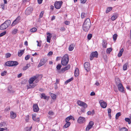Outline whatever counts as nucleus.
I'll use <instances>...</instances> for the list:
<instances>
[{
    "instance_id": "33",
    "label": "nucleus",
    "mask_w": 131,
    "mask_h": 131,
    "mask_svg": "<svg viewBox=\"0 0 131 131\" xmlns=\"http://www.w3.org/2000/svg\"><path fill=\"white\" fill-rule=\"evenodd\" d=\"M18 31V30L16 29H14L12 30L11 33L12 34L14 35L16 34Z\"/></svg>"
},
{
    "instance_id": "51",
    "label": "nucleus",
    "mask_w": 131,
    "mask_h": 131,
    "mask_svg": "<svg viewBox=\"0 0 131 131\" xmlns=\"http://www.w3.org/2000/svg\"><path fill=\"white\" fill-rule=\"evenodd\" d=\"M8 91L9 93L12 94L14 93L15 92L14 91L10 89L9 88L8 89Z\"/></svg>"
},
{
    "instance_id": "20",
    "label": "nucleus",
    "mask_w": 131,
    "mask_h": 131,
    "mask_svg": "<svg viewBox=\"0 0 131 131\" xmlns=\"http://www.w3.org/2000/svg\"><path fill=\"white\" fill-rule=\"evenodd\" d=\"M72 119L73 120H74V118L72 116L70 115L67 117L65 119L66 122H69V121L70 119Z\"/></svg>"
},
{
    "instance_id": "6",
    "label": "nucleus",
    "mask_w": 131,
    "mask_h": 131,
    "mask_svg": "<svg viewBox=\"0 0 131 131\" xmlns=\"http://www.w3.org/2000/svg\"><path fill=\"white\" fill-rule=\"evenodd\" d=\"M116 85L118 86V90L122 93H125V88L122 84L121 83L118 84L116 83Z\"/></svg>"
},
{
    "instance_id": "44",
    "label": "nucleus",
    "mask_w": 131,
    "mask_h": 131,
    "mask_svg": "<svg viewBox=\"0 0 131 131\" xmlns=\"http://www.w3.org/2000/svg\"><path fill=\"white\" fill-rule=\"evenodd\" d=\"M112 50L111 48H108L106 50V52L108 54H110Z\"/></svg>"
},
{
    "instance_id": "2",
    "label": "nucleus",
    "mask_w": 131,
    "mask_h": 131,
    "mask_svg": "<svg viewBox=\"0 0 131 131\" xmlns=\"http://www.w3.org/2000/svg\"><path fill=\"white\" fill-rule=\"evenodd\" d=\"M38 76L37 75H36L35 76H34V77L31 78H30L28 81V82L29 84H30V85H28V89H30L31 88H33L35 86V84L34 83H33L32 84H32L33 82H34V81H35L38 78Z\"/></svg>"
},
{
    "instance_id": "27",
    "label": "nucleus",
    "mask_w": 131,
    "mask_h": 131,
    "mask_svg": "<svg viewBox=\"0 0 131 131\" xmlns=\"http://www.w3.org/2000/svg\"><path fill=\"white\" fill-rule=\"evenodd\" d=\"M66 123L63 126V128H65L68 127L70 125L71 123L70 122H66Z\"/></svg>"
},
{
    "instance_id": "34",
    "label": "nucleus",
    "mask_w": 131,
    "mask_h": 131,
    "mask_svg": "<svg viewBox=\"0 0 131 131\" xmlns=\"http://www.w3.org/2000/svg\"><path fill=\"white\" fill-rule=\"evenodd\" d=\"M51 95L52 99L54 100L56 99V96L55 94L53 93H51Z\"/></svg>"
},
{
    "instance_id": "24",
    "label": "nucleus",
    "mask_w": 131,
    "mask_h": 131,
    "mask_svg": "<svg viewBox=\"0 0 131 131\" xmlns=\"http://www.w3.org/2000/svg\"><path fill=\"white\" fill-rule=\"evenodd\" d=\"M25 49H24L23 50H19L18 53V55L19 57H21L24 53Z\"/></svg>"
},
{
    "instance_id": "1",
    "label": "nucleus",
    "mask_w": 131,
    "mask_h": 131,
    "mask_svg": "<svg viewBox=\"0 0 131 131\" xmlns=\"http://www.w3.org/2000/svg\"><path fill=\"white\" fill-rule=\"evenodd\" d=\"M91 25L90 19L86 18L84 21L82 26L83 30L85 32H88L90 29Z\"/></svg>"
},
{
    "instance_id": "35",
    "label": "nucleus",
    "mask_w": 131,
    "mask_h": 131,
    "mask_svg": "<svg viewBox=\"0 0 131 131\" xmlns=\"http://www.w3.org/2000/svg\"><path fill=\"white\" fill-rule=\"evenodd\" d=\"M41 98H43L44 99H46L47 98V96L46 95L45 93H42L41 94Z\"/></svg>"
},
{
    "instance_id": "11",
    "label": "nucleus",
    "mask_w": 131,
    "mask_h": 131,
    "mask_svg": "<svg viewBox=\"0 0 131 131\" xmlns=\"http://www.w3.org/2000/svg\"><path fill=\"white\" fill-rule=\"evenodd\" d=\"M85 121V118L81 116L79 117L78 120V122L79 124L84 123Z\"/></svg>"
},
{
    "instance_id": "9",
    "label": "nucleus",
    "mask_w": 131,
    "mask_h": 131,
    "mask_svg": "<svg viewBox=\"0 0 131 131\" xmlns=\"http://www.w3.org/2000/svg\"><path fill=\"white\" fill-rule=\"evenodd\" d=\"M33 9L31 7H29L26 9L25 14L27 15H28L31 14L32 11Z\"/></svg>"
},
{
    "instance_id": "38",
    "label": "nucleus",
    "mask_w": 131,
    "mask_h": 131,
    "mask_svg": "<svg viewBox=\"0 0 131 131\" xmlns=\"http://www.w3.org/2000/svg\"><path fill=\"white\" fill-rule=\"evenodd\" d=\"M37 30V29L36 28L34 27L30 29V31L31 32H35Z\"/></svg>"
},
{
    "instance_id": "61",
    "label": "nucleus",
    "mask_w": 131,
    "mask_h": 131,
    "mask_svg": "<svg viewBox=\"0 0 131 131\" xmlns=\"http://www.w3.org/2000/svg\"><path fill=\"white\" fill-rule=\"evenodd\" d=\"M43 0H37L38 3L40 4L42 3Z\"/></svg>"
},
{
    "instance_id": "7",
    "label": "nucleus",
    "mask_w": 131,
    "mask_h": 131,
    "mask_svg": "<svg viewBox=\"0 0 131 131\" xmlns=\"http://www.w3.org/2000/svg\"><path fill=\"white\" fill-rule=\"evenodd\" d=\"M77 103L79 105L82 106L84 108H86L87 107V105L85 103L81 101H78Z\"/></svg>"
},
{
    "instance_id": "36",
    "label": "nucleus",
    "mask_w": 131,
    "mask_h": 131,
    "mask_svg": "<svg viewBox=\"0 0 131 131\" xmlns=\"http://www.w3.org/2000/svg\"><path fill=\"white\" fill-rule=\"evenodd\" d=\"M128 129L126 127H124L121 128L119 130V131H127Z\"/></svg>"
},
{
    "instance_id": "43",
    "label": "nucleus",
    "mask_w": 131,
    "mask_h": 131,
    "mask_svg": "<svg viewBox=\"0 0 131 131\" xmlns=\"http://www.w3.org/2000/svg\"><path fill=\"white\" fill-rule=\"evenodd\" d=\"M86 16V14L84 13H82L81 15V17L82 18H83Z\"/></svg>"
},
{
    "instance_id": "8",
    "label": "nucleus",
    "mask_w": 131,
    "mask_h": 131,
    "mask_svg": "<svg viewBox=\"0 0 131 131\" xmlns=\"http://www.w3.org/2000/svg\"><path fill=\"white\" fill-rule=\"evenodd\" d=\"M62 1L56 2L54 4V6L55 8L57 9H59L61 7V5L62 4Z\"/></svg>"
},
{
    "instance_id": "64",
    "label": "nucleus",
    "mask_w": 131,
    "mask_h": 131,
    "mask_svg": "<svg viewBox=\"0 0 131 131\" xmlns=\"http://www.w3.org/2000/svg\"><path fill=\"white\" fill-rule=\"evenodd\" d=\"M61 57H57L56 59V60L57 61H58L60 59Z\"/></svg>"
},
{
    "instance_id": "50",
    "label": "nucleus",
    "mask_w": 131,
    "mask_h": 131,
    "mask_svg": "<svg viewBox=\"0 0 131 131\" xmlns=\"http://www.w3.org/2000/svg\"><path fill=\"white\" fill-rule=\"evenodd\" d=\"M29 120V116L28 115L26 116L25 120L26 122H28Z\"/></svg>"
},
{
    "instance_id": "53",
    "label": "nucleus",
    "mask_w": 131,
    "mask_h": 131,
    "mask_svg": "<svg viewBox=\"0 0 131 131\" xmlns=\"http://www.w3.org/2000/svg\"><path fill=\"white\" fill-rule=\"evenodd\" d=\"M44 13V12L43 11H42L40 13V15H39V18H41L43 16V15Z\"/></svg>"
},
{
    "instance_id": "17",
    "label": "nucleus",
    "mask_w": 131,
    "mask_h": 131,
    "mask_svg": "<svg viewBox=\"0 0 131 131\" xmlns=\"http://www.w3.org/2000/svg\"><path fill=\"white\" fill-rule=\"evenodd\" d=\"M20 17H18L16 19L14 20L12 23V26H14L15 25L18 23L20 20Z\"/></svg>"
},
{
    "instance_id": "63",
    "label": "nucleus",
    "mask_w": 131,
    "mask_h": 131,
    "mask_svg": "<svg viewBox=\"0 0 131 131\" xmlns=\"http://www.w3.org/2000/svg\"><path fill=\"white\" fill-rule=\"evenodd\" d=\"M95 95V93L94 92H91L90 94V95L91 96L94 95Z\"/></svg>"
},
{
    "instance_id": "60",
    "label": "nucleus",
    "mask_w": 131,
    "mask_h": 131,
    "mask_svg": "<svg viewBox=\"0 0 131 131\" xmlns=\"http://www.w3.org/2000/svg\"><path fill=\"white\" fill-rule=\"evenodd\" d=\"M60 30L61 31H63L65 30V29L64 27H62L61 28Z\"/></svg>"
},
{
    "instance_id": "56",
    "label": "nucleus",
    "mask_w": 131,
    "mask_h": 131,
    "mask_svg": "<svg viewBox=\"0 0 131 131\" xmlns=\"http://www.w3.org/2000/svg\"><path fill=\"white\" fill-rule=\"evenodd\" d=\"M10 109V108L9 107H7L5 110V111H9Z\"/></svg>"
},
{
    "instance_id": "3",
    "label": "nucleus",
    "mask_w": 131,
    "mask_h": 131,
    "mask_svg": "<svg viewBox=\"0 0 131 131\" xmlns=\"http://www.w3.org/2000/svg\"><path fill=\"white\" fill-rule=\"evenodd\" d=\"M11 23L10 20H7L1 25L0 26V29L3 30L7 28L10 25Z\"/></svg>"
},
{
    "instance_id": "13",
    "label": "nucleus",
    "mask_w": 131,
    "mask_h": 131,
    "mask_svg": "<svg viewBox=\"0 0 131 131\" xmlns=\"http://www.w3.org/2000/svg\"><path fill=\"white\" fill-rule=\"evenodd\" d=\"M84 67L85 70L88 71L90 69V64L89 63L86 62L84 64Z\"/></svg>"
},
{
    "instance_id": "57",
    "label": "nucleus",
    "mask_w": 131,
    "mask_h": 131,
    "mask_svg": "<svg viewBox=\"0 0 131 131\" xmlns=\"http://www.w3.org/2000/svg\"><path fill=\"white\" fill-rule=\"evenodd\" d=\"M64 23L66 25H69L70 24V22L69 21L66 20L65 21Z\"/></svg>"
},
{
    "instance_id": "45",
    "label": "nucleus",
    "mask_w": 131,
    "mask_h": 131,
    "mask_svg": "<svg viewBox=\"0 0 131 131\" xmlns=\"http://www.w3.org/2000/svg\"><path fill=\"white\" fill-rule=\"evenodd\" d=\"M121 115V113L120 112L118 113L116 115V118L117 119L118 118V117L120 116Z\"/></svg>"
},
{
    "instance_id": "37",
    "label": "nucleus",
    "mask_w": 131,
    "mask_h": 131,
    "mask_svg": "<svg viewBox=\"0 0 131 131\" xmlns=\"http://www.w3.org/2000/svg\"><path fill=\"white\" fill-rule=\"evenodd\" d=\"M94 125V122L92 121H90L89 122L88 125L92 127Z\"/></svg>"
},
{
    "instance_id": "29",
    "label": "nucleus",
    "mask_w": 131,
    "mask_h": 131,
    "mask_svg": "<svg viewBox=\"0 0 131 131\" xmlns=\"http://www.w3.org/2000/svg\"><path fill=\"white\" fill-rule=\"evenodd\" d=\"M74 45L73 44H72L69 47V50L70 51H72L74 48Z\"/></svg>"
},
{
    "instance_id": "49",
    "label": "nucleus",
    "mask_w": 131,
    "mask_h": 131,
    "mask_svg": "<svg viewBox=\"0 0 131 131\" xmlns=\"http://www.w3.org/2000/svg\"><path fill=\"white\" fill-rule=\"evenodd\" d=\"M92 37V35L91 34H88V39L89 40L91 39V38Z\"/></svg>"
},
{
    "instance_id": "62",
    "label": "nucleus",
    "mask_w": 131,
    "mask_h": 131,
    "mask_svg": "<svg viewBox=\"0 0 131 131\" xmlns=\"http://www.w3.org/2000/svg\"><path fill=\"white\" fill-rule=\"evenodd\" d=\"M48 114L50 115H53L54 114V113L52 111H49L48 113Z\"/></svg>"
},
{
    "instance_id": "25",
    "label": "nucleus",
    "mask_w": 131,
    "mask_h": 131,
    "mask_svg": "<svg viewBox=\"0 0 131 131\" xmlns=\"http://www.w3.org/2000/svg\"><path fill=\"white\" fill-rule=\"evenodd\" d=\"M47 41H50L51 36V34L49 32L47 33Z\"/></svg>"
},
{
    "instance_id": "26",
    "label": "nucleus",
    "mask_w": 131,
    "mask_h": 131,
    "mask_svg": "<svg viewBox=\"0 0 131 131\" xmlns=\"http://www.w3.org/2000/svg\"><path fill=\"white\" fill-rule=\"evenodd\" d=\"M128 65V63H127L124 64L123 67V69L124 71H125L127 70Z\"/></svg>"
},
{
    "instance_id": "52",
    "label": "nucleus",
    "mask_w": 131,
    "mask_h": 131,
    "mask_svg": "<svg viewBox=\"0 0 131 131\" xmlns=\"http://www.w3.org/2000/svg\"><path fill=\"white\" fill-rule=\"evenodd\" d=\"M6 31H5L4 32H3L1 33L0 34V37H2V36H4V35H5L6 34Z\"/></svg>"
},
{
    "instance_id": "54",
    "label": "nucleus",
    "mask_w": 131,
    "mask_h": 131,
    "mask_svg": "<svg viewBox=\"0 0 131 131\" xmlns=\"http://www.w3.org/2000/svg\"><path fill=\"white\" fill-rule=\"evenodd\" d=\"M30 57V56L29 55H27L25 58V59L27 60L29 59Z\"/></svg>"
},
{
    "instance_id": "12",
    "label": "nucleus",
    "mask_w": 131,
    "mask_h": 131,
    "mask_svg": "<svg viewBox=\"0 0 131 131\" xmlns=\"http://www.w3.org/2000/svg\"><path fill=\"white\" fill-rule=\"evenodd\" d=\"M99 103L101 106L103 108H105L107 106V103L103 100H100L99 101Z\"/></svg>"
},
{
    "instance_id": "39",
    "label": "nucleus",
    "mask_w": 131,
    "mask_h": 131,
    "mask_svg": "<svg viewBox=\"0 0 131 131\" xmlns=\"http://www.w3.org/2000/svg\"><path fill=\"white\" fill-rule=\"evenodd\" d=\"M92 127L89 126L88 125L87 126L86 128V131H89V130L92 128Z\"/></svg>"
},
{
    "instance_id": "14",
    "label": "nucleus",
    "mask_w": 131,
    "mask_h": 131,
    "mask_svg": "<svg viewBox=\"0 0 131 131\" xmlns=\"http://www.w3.org/2000/svg\"><path fill=\"white\" fill-rule=\"evenodd\" d=\"M47 62V60L44 59H42L40 61L38 65V67H40L43 65Z\"/></svg>"
},
{
    "instance_id": "5",
    "label": "nucleus",
    "mask_w": 131,
    "mask_h": 131,
    "mask_svg": "<svg viewBox=\"0 0 131 131\" xmlns=\"http://www.w3.org/2000/svg\"><path fill=\"white\" fill-rule=\"evenodd\" d=\"M18 64V63L15 61H9L6 62L5 65L7 66L10 67L16 66Z\"/></svg>"
},
{
    "instance_id": "21",
    "label": "nucleus",
    "mask_w": 131,
    "mask_h": 131,
    "mask_svg": "<svg viewBox=\"0 0 131 131\" xmlns=\"http://www.w3.org/2000/svg\"><path fill=\"white\" fill-rule=\"evenodd\" d=\"M62 67V66L60 64H58L56 67L57 70L58 72L59 73H61L62 72L61 70H60L61 68Z\"/></svg>"
},
{
    "instance_id": "59",
    "label": "nucleus",
    "mask_w": 131,
    "mask_h": 131,
    "mask_svg": "<svg viewBox=\"0 0 131 131\" xmlns=\"http://www.w3.org/2000/svg\"><path fill=\"white\" fill-rule=\"evenodd\" d=\"M53 52L51 51L49 52L48 54V56H50L52 54Z\"/></svg>"
},
{
    "instance_id": "32",
    "label": "nucleus",
    "mask_w": 131,
    "mask_h": 131,
    "mask_svg": "<svg viewBox=\"0 0 131 131\" xmlns=\"http://www.w3.org/2000/svg\"><path fill=\"white\" fill-rule=\"evenodd\" d=\"M73 78H71L70 79H69L67 80L66 81H65V84H67L68 83L72 81L73 80Z\"/></svg>"
},
{
    "instance_id": "19",
    "label": "nucleus",
    "mask_w": 131,
    "mask_h": 131,
    "mask_svg": "<svg viewBox=\"0 0 131 131\" xmlns=\"http://www.w3.org/2000/svg\"><path fill=\"white\" fill-rule=\"evenodd\" d=\"M118 16V14L117 13H115L111 17V19L112 21H114L117 18Z\"/></svg>"
},
{
    "instance_id": "22",
    "label": "nucleus",
    "mask_w": 131,
    "mask_h": 131,
    "mask_svg": "<svg viewBox=\"0 0 131 131\" xmlns=\"http://www.w3.org/2000/svg\"><path fill=\"white\" fill-rule=\"evenodd\" d=\"M16 116V114L14 113L13 111H11L10 112V117L12 118H15Z\"/></svg>"
},
{
    "instance_id": "48",
    "label": "nucleus",
    "mask_w": 131,
    "mask_h": 131,
    "mask_svg": "<svg viewBox=\"0 0 131 131\" xmlns=\"http://www.w3.org/2000/svg\"><path fill=\"white\" fill-rule=\"evenodd\" d=\"M7 72L6 71H5L3 72H2L1 73V75L2 76H4V75H5L6 73Z\"/></svg>"
},
{
    "instance_id": "42",
    "label": "nucleus",
    "mask_w": 131,
    "mask_h": 131,
    "mask_svg": "<svg viewBox=\"0 0 131 131\" xmlns=\"http://www.w3.org/2000/svg\"><path fill=\"white\" fill-rule=\"evenodd\" d=\"M125 120L126 121L128 122V123L130 124L131 123V121L130 119L128 118H125Z\"/></svg>"
},
{
    "instance_id": "18",
    "label": "nucleus",
    "mask_w": 131,
    "mask_h": 131,
    "mask_svg": "<svg viewBox=\"0 0 131 131\" xmlns=\"http://www.w3.org/2000/svg\"><path fill=\"white\" fill-rule=\"evenodd\" d=\"M70 68V64L67 65L66 67L61 69L62 72L63 73L66 71L68 70Z\"/></svg>"
},
{
    "instance_id": "55",
    "label": "nucleus",
    "mask_w": 131,
    "mask_h": 131,
    "mask_svg": "<svg viewBox=\"0 0 131 131\" xmlns=\"http://www.w3.org/2000/svg\"><path fill=\"white\" fill-rule=\"evenodd\" d=\"M37 46L40 47L41 45V41H37Z\"/></svg>"
},
{
    "instance_id": "4",
    "label": "nucleus",
    "mask_w": 131,
    "mask_h": 131,
    "mask_svg": "<svg viewBox=\"0 0 131 131\" xmlns=\"http://www.w3.org/2000/svg\"><path fill=\"white\" fill-rule=\"evenodd\" d=\"M69 61V56L68 54L64 55L62 58L61 63L63 66L66 65L68 63Z\"/></svg>"
},
{
    "instance_id": "10",
    "label": "nucleus",
    "mask_w": 131,
    "mask_h": 131,
    "mask_svg": "<svg viewBox=\"0 0 131 131\" xmlns=\"http://www.w3.org/2000/svg\"><path fill=\"white\" fill-rule=\"evenodd\" d=\"M98 56V53L97 51H95L92 53L91 54L90 56V60H92L93 59V58H97Z\"/></svg>"
},
{
    "instance_id": "46",
    "label": "nucleus",
    "mask_w": 131,
    "mask_h": 131,
    "mask_svg": "<svg viewBox=\"0 0 131 131\" xmlns=\"http://www.w3.org/2000/svg\"><path fill=\"white\" fill-rule=\"evenodd\" d=\"M107 43L106 41H104L103 43V46L104 48H106V47Z\"/></svg>"
},
{
    "instance_id": "58",
    "label": "nucleus",
    "mask_w": 131,
    "mask_h": 131,
    "mask_svg": "<svg viewBox=\"0 0 131 131\" xmlns=\"http://www.w3.org/2000/svg\"><path fill=\"white\" fill-rule=\"evenodd\" d=\"M87 0H80L81 3L82 4L85 3Z\"/></svg>"
},
{
    "instance_id": "47",
    "label": "nucleus",
    "mask_w": 131,
    "mask_h": 131,
    "mask_svg": "<svg viewBox=\"0 0 131 131\" xmlns=\"http://www.w3.org/2000/svg\"><path fill=\"white\" fill-rule=\"evenodd\" d=\"M11 56V54L9 53H7L5 54V57L7 58L10 57Z\"/></svg>"
},
{
    "instance_id": "16",
    "label": "nucleus",
    "mask_w": 131,
    "mask_h": 131,
    "mask_svg": "<svg viewBox=\"0 0 131 131\" xmlns=\"http://www.w3.org/2000/svg\"><path fill=\"white\" fill-rule=\"evenodd\" d=\"M33 109L35 112H37L39 110L38 106L37 104H34L33 106Z\"/></svg>"
},
{
    "instance_id": "23",
    "label": "nucleus",
    "mask_w": 131,
    "mask_h": 131,
    "mask_svg": "<svg viewBox=\"0 0 131 131\" xmlns=\"http://www.w3.org/2000/svg\"><path fill=\"white\" fill-rule=\"evenodd\" d=\"M79 70L78 68H76L74 71V76L77 77L79 74Z\"/></svg>"
},
{
    "instance_id": "15",
    "label": "nucleus",
    "mask_w": 131,
    "mask_h": 131,
    "mask_svg": "<svg viewBox=\"0 0 131 131\" xmlns=\"http://www.w3.org/2000/svg\"><path fill=\"white\" fill-rule=\"evenodd\" d=\"M36 114H32V118L33 120L35 121L39 122L40 121L39 118L36 117Z\"/></svg>"
},
{
    "instance_id": "40",
    "label": "nucleus",
    "mask_w": 131,
    "mask_h": 131,
    "mask_svg": "<svg viewBox=\"0 0 131 131\" xmlns=\"http://www.w3.org/2000/svg\"><path fill=\"white\" fill-rule=\"evenodd\" d=\"M117 37V35L116 34H114L113 36V40L114 41L116 40V39Z\"/></svg>"
},
{
    "instance_id": "28",
    "label": "nucleus",
    "mask_w": 131,
    "mask_h": 131,
    "mask_svg": "<svg viewBox=\"0 0 131 131\" xmlns=\"http://www.w3.org/2000/svg\"><path fill=\"white\" fill-rule=\"evenodd\" d=\"M124 49L123 48H122L120 50V51L118 54V57H120L122 56L123 53L124 51Z\"/></svg>"
},
{
    "instance_id": "41",
    "label": "nucleus",
    "mask_w": 131,
    "mask_h": 131,
    "mask_svg": "<svg viewBox=\"0 0 131 131\" xmlns=\"http://www.w3.org/2000/svg\"><path fill=\"white\" fill-rule=\"evenodd\" d=\"M32 128V126L30 127H27L25 128V129L26 131H30L31 129Z\"/></svg>"
},
{
    "instance_id": "31",
    "label": "nucleus",
    "mask_w": 131,
    "mask_h": 131,
    "mask_svg": "<svg viewBox=\"0 0 131 131\" xmlns=\"http://www.w3.org/2000/svg\"><path fill=\"white\" fill-rule=\"evenodd\" d=\"M112 7H108L106 10V13H108L109 12H110L112 9Z\"/></svg>"
},
{
    "instance_id": "30",
    "label": "nucleus",
    "mask_w": 131,
    "mask_h": 131,
    "mask_svg": "<svg viewBox=\"0 0 131 131\" xmlns=\"http://www.w3.org/2000/svg\"><path fill=\"white\" fill-rule=\"evenodd\" d=\"M30 66V64H28L26 66L23 67V70H25L27 69Z\"/></svg>"
}]
</instances>
